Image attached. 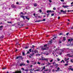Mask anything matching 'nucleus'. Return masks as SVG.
I'll return each instance as SVG.
<instances>
[{
	"instance_id": "obj_25",
	"label": "nucleus",
	"mask_w": 73,
	"mask_h": 73,
	"mask_svg": "<svg viewBox=\"0 0 73 73\" xmlns=\"http://www.w3.org/2000/svg\"><path fill=\"white\" fill-rule=\"evenodd\" d=\"M20 15H24V13H23V12H21V13L20 14Z\"/></svg>"
},
{
	"instance_id": "obj_39",
	"label": "nucleus",
	"mask_w": 73,
	"mask_h": 73,
	"mask_svg": "<svg viewBox=\"0 0 73 73\" xmlns=\"http://www.w3.org/2000/svg\"><path fill=\"white\" fill-rule=\"evenodd\" d=\"M57 60L58 61H60V59L58 58H57Z\"/></svg>"
},
{
	"instance_id": "obj_21",
	"label": "nucleus",
	"mask_w": 73,
	"mask_h": 73,
	"mask_svg": "<svg viewBox=\"0 0 73 73\" xmlns=\"http://www.w3.org/2000/svg\"><path fill=\"white\" fill-rule=\"evenodd\" d=\"M29 70L30 71V73H32V72H31V71H33V70L32 69H30Z\"/></svg>"
},
{
	"instance_id": "obj_55",
	"label": "nucleus",
	"mask_w": 73,
	"mask_h": 73,
	"mask_svg": "<svg viewBox=\"0 0 73 73\" xmlns=\"http://www.w3.org/2000/svg\"><path fill=\"white\" fill-rule=\"evenodd\" d=\"M45 69V66H44L43 68V69Z\"/></svg>"
},
{
	"instance_id": "obj_29",
	"label": "nucleus",
	"mask_w": 73,
	"mask_h": 73,
	"mask_svg": "<svg viewBox=\"0 0 73 73\" xmlns=\"http://www.w3.org/2000/svg\"><path fill=\"white\" fill-rule=\"evenodd\" d=\"M7 69V68L5 67V68H3L2 69H3V70H5V69Z\"/></svg>"
},
{
	"instance_id": "obj_32",
	"label": "nucleus",
	"mask_w": 73,
	"mask_h": 73,
	"mask_svg": "<svg viewBox=\"0 0 73 73\" xmlns=\"http://www.w3.org/2000/svg\"><path fill=\"white\" fill-rule=\"evenodd\" d=\"M52 72H53V73H54V69H52Z\"/></svg>"
},
{
	"instance_id": "obj_51",
	"label": "nucleus",
	"mask_w": 73,
	"mask_h": 73,
	"mask_svg": "<svg viewBox=\"0 0 73 73\" xmlns=\"http://www.w3.org/2000/svg\"><path fill=\"white\" fill-rule=\"evenodd\" d=\"M68 41L69 42V41H70V39H68Z\"/></svg>"
},
{
	"instance_id": "obj_12",
	"label": "nucleus",
	"mask_w": 73,
	"mask_h": 73,
	"mask_svg": "<svg viewBox=\"0 0 73 73\" xmlns=\"http://www.w3.org/2000/svg\"><path fill=\"white\" fill-rule=\"evenodd\" d=\"M3 27V26H0V30H2V29H3V28H2Z\"/></svg>"
},
{
	"instance_id": "obj_27",
	"label": "nucleus",
	"mask_w": 73,
	"mask_h": 73,
	"mask_svg": "<svg viewBox=\"0 0 73 73\" xmlns=\"http://www.w3.org/2000/svg\"><path fill=\"white\" fill-rule=\"evenodd\" d=\"M24 70L25 72H27L29 70H28V69L25 70Z\"/></svg>"
},
{
	"instance_id": "obj_64",
	"label": "nucleus",
	"mask_w": 73,
	"mask_h": 73,
	"mask_svg": "<svg viewBox=\"0 0 73 73\" xmlns=\"http://www.w3.org/2000/svg\"><path fill=\"white\" fill-rule=\"evenodd\" d=\"M73 4V2H72V3H71V5H72V4Z\"/></svg>"
},
{
	"instance_id": "obj_46",
	"label": "nucleus",
	"mask_w": 73,
	"mask_h": 73,
	"mask_svg": "<svg viewBox=\"0 0 73 73\" xmlns=\"http://www.w3.org/2000/svg\"><path fill=\"white\" fill-rule=\"evenodd\" d=\"M27 63H29V60H27Z\"/></svg>"
},
{
	"instance_id": "obj_18",
	"label": "nucleus",
	"mask_w": 73,
	"mask_h": 73,
	"mask_svg": "<svg viewBox=\"0 0 73 73\" xmlns=\"http://www.w3.org/2000/svg\"><path fill=\"white\" fill-rule=\"evenodd\" d=\"M40 70H38V69H37L36 70H34L35 72H36V71H40Z\"/></svg>"
},
{
	"instance_id": "obj_8",
	"label": "nucleus",
	"mask_w": 73,
	"mask_h": 73,
	"mask_svg": "<svg viewBox=\"0 0 73 73\" xmlns=\"http://www.w3.org/2000/svg\"><path fill=\"white\" fill-rule=\"evenodd\" d=\"M19 58L20 59H21V60H23V57L21 56H19Z\"/></svg>"
},
{
	"instance_id": "obj_4",
	"label": "nucleus",
	"mask_w": 73,
	"mask_h": 73,
	"mask_svg": "<svg viewBox=\"0 0 73 73\" xmlns=\"http://www.w3.org/2000/svg\"><path fill=\"white\" fill-rule=\"evenodd\" d=\"M39 60H46L47 61H48V59H45V58H44V59H39Z\"/></svg>"
},
{
	"instance_id": "obj_37",
	"label": "nucleus",
	"mask_w": 73,
	"mask_h": 73,
	"mask_svg": "<svg viewBox=\"0 0 73 73\" xmlns=\"http://www.w3.org/2000/svg\"><path fill=\"white\" fill-rule=\"evenodd\" d=\"M54 15V14L53 13L52 14H51V16H53Z\"/></svg>"
},
{
	"instance_id": "obj_41",
	"label": "nucleus",
	"mask_w": 73,
	"mask_h": 73,
	"mask_svg": "<svg viewBox=\"0 0 73 73\" xmlns=\"http://www.w3.org/2000/svg\"><path fill=\"white\" fill-rule=\"evenodd\" d=\"M53 10H56V9L55 8V7H54L53 8Z\"/></svg>"
},
{
	"instance_id": "obj_50",
	"label": "nucleus",
	"mask_w": 73,
	"mask_h": 73,
	"mask_svg": "<svg viewBox=\"0 0 73 73\" xmlns=\"http://www.w3.org/2000/svg\"><path fill=\"white\" fill-rule=\"evenodd\" d=\"M71 62H73V60H72V59H71Z\"/></svg>"
},
{
	"instance_id": "obj_9",
	"label": "nucleus",
	"mask_w": 73,
	"mask_h": 73,
	"mask_svg": "<svg viewBox=\"0 0 73 73\" xmlns=\"http://www.w3.org/2000/svg\"><path fill=\"white\" fill-rule=\"evenodd\" d=\"M69 58H68L67 59H66V58H64V60L65 61H68V60H69Z\"/></svg>"
},
{
	"instance_id": "obj_43",
	"label": "nucleus",
	"mask_w": 73,
	"mask_h": 73,
	"mask_svg": "<svg viewBox=\"0 0 73 73\" xmlns=\"http://www.w3.org/2000/svg\"><path fill=\"white\" fill-rule=\"evenodd\" d=\"M28 46H26L25 47V49H28Z\"/></svg>"
},
{
	"instance_id": "obj_61",
	"label": "nucleus",
	"mask_w": 73,
	"mask_h": 73,
	"mask_svg": "<svg viewBox=\"0 0 73 73\" xmlns=\"http://www.w3.org/2000/svg\"><path fill=\"white\" fill-rule=\"evenodd\" d=\"M32 46V48H34V47H35V46L33 45Z\"/></svg>"
},
{
	"instance_id": "obj_63",
	"label": "nucleus",
	"mask_w": 73,
	"mask_h": 73,
	"mask_svg": "<svg viewBox=\"0 0 73 73\" xmlns=\"http://www.w3.org/2000/svg\"><path fill=\"white\" fill-rule=\"evenodd\" d=\"M60 19V17H58V19Z\"/></svg>"
},
{
	"instance_id": "obj_30",
	"label": "nucleus",
	"mask_w": 73,
	"mask_h": 73,
	"mask_svg": "<svg viewBox=\"0 0 73 73\" xmlns=\"http://www.w3.org/2000/svg\"><path fill=\"white\" fill-rule=\"evenodd\" d=\"M29 52H32V49H29Z\"/></svg>"
},
{
	"instance_id": "obj_24",
	"label": "nucleus",
	"mask_w": 73,
	"mask_h": 73,
	"mask_svg": "<svg viewBox=\"0 0 73 73\" xmlns=\"http://www.w3.org/2000/svg\"><path fill=\"white\" fill-rule=\"evenodd\" d=\"M34 54H35V53H33V54H31L30 55L31 56H32L33 55H34Z\"/></svg>"
},
{
	"instance_id": "obj_33",
	"label": "nucleus",
	"mask_w": 73,
	"mask_h": 73,
	"mask_svg": "<svg viewBox=\"0 0 73 73\" xmlns=\"http://www.w3.org/2000/svg\"><path fill=\"white\" fill-rule=\"evenodd\" d=\"M42 21H45V19H43V20Z\"/></svg>"
},
{
	"instance_id": "obj_45",
	"label": "nucleus",
	"mask_w": 73,
	"mask_h": 73,
	"mask_svg": "<svg viewBox=\"0 0 73 73\" xmlns=\"http://www.w3.org/2000/svg\"><path fill=\"white\" fill-rule=\"evenodd\" d=\"M27 54H29V53H30V52H29V51H27Z\"/></svg>"
},
{
	"instance_id": "obj_10",
	"label": "nucleus",
	"mask_w": 73,
	"mask_h": 73,
	"mask_svg": "<svg viewBox=\"0 0 73 73\" xmlns=\"http://www.w3.org/2000/svg\"><path fill=\"white\" fill-rule=\"evenodd\" d=\"M52 41L50 40L49 41V43H48V44L49 45V44H52Z\"/></svg>"
},
{
	"instance_id": "obj_6",
	"label": "nucleus",
	"mask_w": 73,
	"mask_h": 73,
	"mask_svg": "<svg viewBox=\"0 0 73 73\" xmlns=\"http://www.w3.org/2000/svg\"><path fill=\"white\" fill-rule=\"evenodd\" d=\"M40 21H41L40 20H38L35 21V23H39V22H40Z\"/></svg>"
},
{
	"instance_id": "obj_60",
	"label": "nucleus",
	"mask_w": 73,
	"mask_h": 73,
	"mask_svg": "<svg viewBox=\"0 0 73 73\" xmlns=\"http://www.w3.org/2000/svg\"><path fill=\"white\" fill-rule=\"evenodd\" d=\"M50 67L51 68H53V66H50Z\"/></svg>"
},
{
	"instance_id": "obj_49",
	"label": "nucleus",
	"mask_w": 73,
	"mask_h": 73,
	"mask_svg": "<svg viewBox=\"0 0 73 73\" xmlns=\"http://www.w3.org/2000/svg\"><path fill=\"white\" fill-rule=\"evenodd\" d=\"M50 62H53V60H51L50 61Z\"/></svg>"
},
{
	"instance_id": "obj_17",
	"label": "nucleus",
	"mask_w": 73,
	"mask_h": 73,
	"mask_svg": "<svg viewBox=\"0 0 73 73\" xmlns=\"http://www.w3.org/2000/svg\"><path fill=\"white\" fill-rule=\"evenodd\" d=\"M68 70H72V71H73V68H69L68 69Z\"/></svg>"
},
{
	"instance_id": "obj_23",
	"label": "nucleus",
	"mask_w": 73,
	"mask_h": 73,
	"mask_svg": "<svg viewBox=\"0 0 73 73\" xmlns=\"http://www.w3.org/2000/svg\"><path fill=\"white\" fill-rule=\"evenodd\" d=\"M64 11L62 10H60V12H62V13H63Z\"/></svg>"
},
{
	"instance_id": "obj_15",
	"label": "nucleus",
	"mask_w": 73,
	"mask_h": 73,
	"mask_svg": "<svg viewBox=\"0 0 73 73\" xmlns=\"http://www.w3.org/2000/svg\"><path fill=\"white\" fill-rule=\"evenodd\" d=\"M55 66H56V67H57V66H59V65L58 64H56V63H55Z\"/></svg>"
},
{
	"instance_id": "obj_52",
	"label": "nucleus",
	"mask_w": 73,
	"mask_h": 73,
	"mask_svg": "<svg viewBox=\"0 0 73 73\" xmlns=\"http://www.w3.org/2000/svg\"><path fill=\"white\" fill-rule=\"evenodd\" d=\"M62 34L61 33H60V34L59 35V36H60L61 35H62Z\"/></svg>"
},
{
	"instance_id": "obj_40",
	"label": "nucleus",
	"mask_w": 73,
	"mask_h": 73,
	"mask_svg": "<svg viewBox=\"0 0 73 73\" xmlns=\"http://www.w3.org/2000/svg\"><path fill=\"white\" fill-rule=\"evenodd\" d=\"M66 13H65V11H64L63 13V14H66Z\"/></svg>"
},
{
	"instance_id": "obj_26",
	"label": "nucleus",
	"mask_w": 73,
	"mask_h": 73,
	"mask_svg": "<svg viewBox=\"0 0 73 73\" xmlns=\"http://www.w3.org/2000/svg\"><path fill=\"white\" fill-rule=\"evenodd\" d=\"M20 66H22L23 65V64H20Z\"/></svg>"
},
{
	"instance_id": "obj_62",
	"label": "nucleus",
	"mask_w": 73,
	"mask_h": 73,
	"mask_svg": "<svg viewBox=\"0 0 73 73\" xmlns=\"http://www.w3.org/2000/svg\"><path fill=\"white\" fill-rule=\"evenodd\" d=\"M67 56H70V54H67Z\"/></svg>"
},
{
	"instance_id": "obj_1",
	"label": "nucleus",
	"mask_w": 73,
	"mask_h": 73,
	"mask_svg": "<svg viewBox=\"0 0 73 73\" xmlns=\"http://www.w3.org/2000/svg\"><path fill=\"white\" fill-rule=\"evenodd\" d=\"M48 45L47 44H46L45 45H44L43 46L44 47H45L44 48V47H42L41 48V49L42 50H46L47 49V46Z\"/></svg>"
},
{
	"instance_id": "obj_38",
	"label": "nucleus",
	"mask_w": 73,
	"mask_h": 73,
	"mask_svg": "<svg viewBox=\"0 0 73 73\" xmlns=\"http://www.w3.org/2000/svg\"><path fill=\"white\" fill-rule=\"evenodd\" d=\"M68 64H64V66H67L68 65Z\"/></svg>"
},
{
	"instance_id": "obj_48",
	"label": "nucleus",
	"mask_w": 73,
	"mask_h": 73,
	"mask_svg": "<svg viewBox=\"0 0 73 73\" xmlns=\"http://www.w3.org/2000/svg\"><path fill=\"white\" fill-rule=\"evenodd\" d=\"M61 1H62V2H64V0H60Z\"/></svg>"
},
{
	"instance_id": "obj_7",
	"label": "nucleus",
	"mask_w": 73,
	"mask_h": 73,
	"mask_svg": "<svg viewBox=\"0 0 73 73\" xmlns=\"http://www.w3.org/2000/svg\"><path fill=\"white\" fill-rule=\"evenodd\" d=\"M25 17L26 18V19H27V20H29V19H30V18H29L28 17V16H25Z\"/></svg>"
},
{
	"instance_id": "obj_19",
	"label": "nucleus",
	"mask_w": 73,
	"mask_h": 73,
	"mask_svg": "<svg viewBox=\"0 0 73 73\" xmlns=\"http://www.w3.org/2000/svg\"><path fill=\"white\" fill-rule=\"evenodd\" d=\"M18 58H19V56H17V57H16L15 58V59L16 60L17 59H18Z\"/></svg>"
},
{
	"instance_id": "obj_3",
	"label": "nucleus",
	"mask_w": 73,
	"mask_h": 73,
	"mask_svg": "<svg viewBox=\"0 0 73 73\" xmlns=\"http://www.w3.org/2000/svg\"><path fill=\"white\" fill-rule=\"evenodd\" d=\"M13 73H21V71H17L15 72H13Z\"/></svg>"
},
{
	"instance_id": "obj_14",
	"label": "nucleus",
	"mask_w": 73,
	"mask_h": 73,
	"mask_svg": "<svg viewBox=\"0 0 73 73\" xmlns=\"http://www.w3.org/2000/svg\"><path fill=\"white\" fill-rule=\"evenodd\" d=\"M52 11L51 10H48L47 11V13H49V12H51Z\"/></svg>"
},
{
	"instance_id": "obj_56",
	"label": "nucleus",
	"mask_w": 73,
	"mask_h": 73,
	"mask_svg": "<svg viewBox=\"0 0 73 73\" xmlns=\"http://www.w3.org/2000/svg\"><path fill=\"white\" fill-rule=\"evenodd\" d=\"M33 15H34V16H36V14L34 13L33 14Z\"/></svg>"
},
{
	"instance_id": "obj_54",
	"label": "nucleus",
	"mask_w": 73,
	"mask_h": 73,
	"mask_svg": "<svg viewBox=\"0 0 73 73\" xmlns=\"http://www.w3.org/2000/svg\"><path fill=\"white\" fill-rule=\"evenodd\" d=\"M48 70H44V71L45 72L46 71V72L48 71Z\"/></svg>"
},
{
	"instance_id": "obj_59",
	"label": "nucleus",
	"mask_w": 73,
	"mask_h": 73,
	"mask_svg": "<svg viewBox=\"0 0 73 73\" xmlns=\"http://www.w3.org/2000/svg\"><path fill=\"white\" fill-rule=\"evenodd\" d=\"M70 12H73V10H70Z\"/></svg>"
},
{
	"instance_id": "obj_16",
	"label": "nucleus",
	"mask_w": 73,
	"mask_h": 73,
	"mask_svg": "<svg viewBox=\"0 0 73 73\" xmlns=\"http://www.w3.org/2000/svg\"><path fill=\"white\" fill-rule=\"evenodd\" d=\"M34 7H36V6L37 5V3H35L34 4Z\"/></svg>"
},
{
	"instance_id": "obj_5",
	"label": "nucleus",
	"mask_w": 73,
	"mask_h": 73,
	"mask_svg": "<svg viewBox=\"0 0 73 73\" xmlns=\"http://www.w3.org/2000/svg\"><path fill=\"white\" fill-rule=\"evenodd\" d=\"M21 17L22 18H23L24 20H25V17H24V15H21Z\"/></svg>"
},
{
	"instance_id": "obj_53",
	"label": "nucleus",
	"mask_w": 73,
	"mask_h": 73,
	"mask_svg": "<svg viewBox=\"0 0 73 73\" xmlns=\"http://www.w3.org/2000/svg\"><path fill=\"white\" fill-rule=\"evenodd\" d=\"M61 42H62V41H59V44H61Z\"/></svg>"
},
{
	"instance_id": "obj_57",
	"label": "nucleus",
	"mask_w": 73,
	"mask_h": 73,
	"mask_svg": "<svg viewBox=\"0 0 73 73\" xmlns=\"http://www.w3.org/2000/svg\"><path fill=\"white\" fill-rule=\"evenodd\" d=\"M49 64H50L49 62H48V64H47V65H50Z\"/></svg>"
},
{
	"instance_id": "obj_42",
	"label": "nucleus",
	"mask_w": 73,
	"mask_h": 73,
	"mask_svg": "<svg viewBox=\"0 0 73 73\" xmlns=\"http://www.w3.org/2000/svg\"><path fill=\"white\" fill-rule=\"evenodd\" d=\"M48 1H49L50 3H52V1L51 0H48Z\"/></svg>"
},
{
	"instance_id": "obj_13",
	"label": "nucleus",
	"mask_w": 73,
	"mask_h": 73,
	"mask_svg": "<svg viewBox=\"0 0 73 73\" xmlns=\"http://www.w3.org/2000/svg\"><path fill=\"white\" fill-rule=\"evenodd\" d=\"M63 7H64V8H66L67 7H69V6H65V5H63Z\"/></svg>"
},
{
	"instance_id": "obj_31",
	"label": "nucleus",
	"mask_w": 73,
	"mask_h": 73,
	"mask_svg": "<svg viewBox=\"0 0 73 73\" xmlns=\"http://www.w3.org/2000/svg\"><path fill=\"white\" fill-rule=\"evenodd\" d=\"M60 68H59V67H58V68H57V70H58V71H59V69H60Z\"/></svg>"
},
{
	"instance_id": "obj_28",
	"label": "nucleus",
	"mask_w": 73,
	"mask_h": 73,
	"mask_svg": "<svg viewBox=\"0 0 73 73\" xmlns=\"http://www.w3.org/2000/svg\"><path fill=\"white\" fill-rule=\"evenodd\" d=\"M22 54L24 56L25 55V53L24 52H22Z\"/></svg>"
},
{
	"instance_id": "obj_22",
	"label": "nucleus",
	"mask_w": 73,
	"mask_h": 73,
	"mask_svg": "<svg viewBox=\"0 0 73 73\" xmlns=\"http://www.w3.org/2000/svg\"><path fill=\"white\" fill-rule=\"evenodd\" d=\"M37 64H38V65H40V64H41V62H37Z\"/></svg>"
},
{
	"instance_id": "obj_36",
	"label": "nucleus",
	"mask_w": 73,
	"mask_h": 73,
	"mask_svg": "<svg viewBox=\"0 0 73 73\" xmlns=\"http://www.w3.org/2000/svg\"><path fill=\"white\" fill-rule=\"evenodd\" d=\"M73 38H71L70 39V42H71V41H73Z\"/></svg>"
},
{
	"instance_id": "obj_44",
	"label": "nucleus",
	"mask_w": 73,
	"mask_h": 73,
	"mask_svg": "<svg viewBox=\"0 0 73 73\" xmlns=\"http://www.w3.org/2000/svg\"><path fill=\"white\" fill-rule=\"evenodd\" d=\"M46 55V56H48V55H49V53H47V54H45Z\"/></svg>"
},
{
	"instance_id": "obj_11",
	"label": "nucleus",
	"mask_w": 73,
	"mask_h": 73,
	"mask_svg": "<svg viewBox=\"0 0 73 73\" xmlns=\"http://www.w3.org/2000/svg\"><path fill=\"white\" fill-rule=\"evenodd\" d=\"M34 52L35 53H38V50H35L34 51Z\"/></svg>"
},
{
	"instance_id": "obj_35",
	"label": "nucleus",
	"mask_w": 73,
	"mask_h": 73,
	"mask_svg": "<svg viewBox=\"0 0 73 73\" xmlns=\"http://www.w3.org/2000/svg\"><path fill=\"white\" fill-rule=\"evenodd\" d=\"M39 12H40V13H41V12H42V11H41V10L40 9Z\"/></svg>"
},
{
	"instance_id": "obj_34",
	"label": "nucleus",
	"mask_w": 73,
	"mask_h": 73,
	"mask_svg": "<svg viewBox=\"0 0 73 73\" xmlns=\"http://www.w3.org/2000/svg\"><path fill=\"white\" fill-rule=\"evenodd\" d=\"M7 23H10V24H12V22H7Z\"/></svg>"
},
{
	"instance_id": "obj_47",
	"label": "nucleus",
	"mask_w": 73,
	"mask_h": 73,
	"mask_svg": "<svg viewBox=\"0 0 73 73\" xmlns=\"http://www.w3.org/2000/svg\"><path fill=\"white\" fill-rule=\"evenodd\" d=\"M69 33H68L66 34V35H67V36H68V35H69Z\"/></svg>"
},
{
	"instance_id": "obj_2",
	"label": "nucleus",
	"mask_w": 73,
	"mask_h": 73,
	"mask_svg": "<svg viewBox=\"0 0 73 73\" xmlns=\"http://www.w3.org/2000/svg\"><path fill=\"white\" fill-rule=\"evenodd\" d=\"M11 7L12 8H16V6L14 5V4H13L11 5Z\"/></svg>"
},
{
	"instance_id": "obj_58",
	"label": "nucleus",
	"mask_w": 73,
	"mask_h": 73,
	"mask_svg": "<svg viewBox=\"0 0 73 73\" xmlns=\"http://www.w3.org/2000/svg\"><path fill=\"white\" fill-rule=\"evenodd\" d=\"M16 3L17 4H19V2H16Z\"/></svg>"
},
{
	"instance_id": "obj_20",
	"label": "nucleus",
	"mask_w": 73,
	"mask_h": 73,
	"mask_svg": "<svg viewBox=\"0 0 73 73\" xmlns=\"http://www.w3.org/2000/svg\"><path fill=\"white\" fill-rule=\"evenodd\" d=\"M63 40L64 41H65L66 40V37H63Z\"/></svg>"
}]
</instances>
